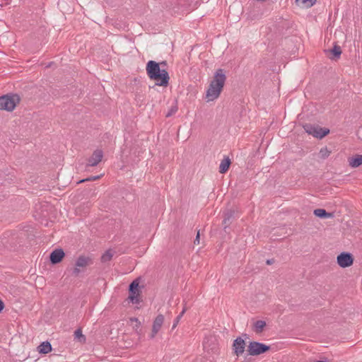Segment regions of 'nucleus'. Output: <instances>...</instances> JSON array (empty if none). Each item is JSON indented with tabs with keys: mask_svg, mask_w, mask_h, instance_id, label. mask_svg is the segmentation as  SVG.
<instances>
[{
	"mask_svg": "<svg viewBox=\"0 0 362 362\" xmlns=\"http://www.w3.org/2000/svg\"><path fill=\"white\" fill-rule=\"evenodd\" d=\"M129 300L133 303H139V283L137 282V280L133 281L129 288Z\"/></svg>",
	"mask_w": 362,
	"mask_h": 362,
	"instance_id": "8",
	"label": "nucleus"
},
{
	"mask_svg": "<svg viewBox=\"0 0 362 362\" xmlns=\"http://www.w3.org/2000/svg\"><path fill=\"white\" fill-rule=\"evenodd\" d=\"M314 214L320 218H326L332 217V214L331 213H328L326 210L323 209H317L314 210Z\"/></svg>",
	"mask_w": 362,
	"mask_h": 362,
	"instance_id": "18",
	"label": "nucleus"
},
{
	"mask_svg": "<svg viewBox=\"0 0 362 362\" xmlns=\"http://www.w3.org/2000/svg\"><path fill=\"white\" fill-rule=\"evenodd\" d=\"M199 230L197 231L196 238L194 240V244H199Z\"/></svg>",
	"mask_w": 362,
	"mask_h": 362,
	"instance_id": "28",
	"label": "nucleus"
},
{
	"mask_svg": "<svg viewBox=\"0 0 362 362\" xmlns=\"http://www.w3.org/2000/svg\"><path fill=\"white\" fill-rule=\"evenodd\" d=\"M64 255L65 254L62 249H55L50 254V262L54 264H57L62 260Z\"/></svg>",
	"mask_w": 362,
	"mask_h": 362,
	"instance_id": "12",
	"label": "nucleus"
},
{
	"mask_svg": "<svg viewBox=\"0 0 362 362\" xmlns=\"http://www.w3.org/2000/svg\"><path fill=\"white\" fill-rule=\"evenodd\" d=\"M37 350L41 354H48L52 351V346L49 341H43L38 347Z\"/></svg>",
	"mask_w": 362,
	"mask_h": 362,
	"instance_id": "16",
	"label": "nucleus"
},
{
	"mask_svg": "<svg viewBox=\"0 0 362 362\" xmlns=\"http://www.w3.org/2000/svg\"><path fill=\"white\" fill-rule=\"evenodd\" d=\"M20 102V97L16 95H5L0 97V110L12 111Z\"/></svg>",
	"mask_w": 362,
	"mask_h": 362,
	"instance_id": "3",
	"label": "nucleus"
},
{
	"mask_svg": "<svg viewBox=\"0 0 362 362\" xmlns=\"http://www.w3.org/2000/svg\"><path fill=\"white\" fill-rule=\"evenodd\" d=\"M160 64L165 65V62H163ZM146 74L151 80L156 81V84L160 86H167L169 83V74L165 69H161L160 64L150 60L147 62L146 66Z\"/></svg>",
	"mask_w": 362,
	"mask_h": 362,
	"instance_id": "1",
	"label": "nucleus"
},
{
	"mask_svg": "<svg viewBox=\"0 0 362 362\" xmlns=\"http://www.w3.org/2000/svg\"><path fill=\"white\" fill-rule=\"evenodd\" d=\"M269 349L270 346L268 345L257 341H251L248 346L247 351L251 356H258Z\"/></svg>",
	"mask_w": 362,
	"mask_h": 362,
	"instance_id": "5",
	"label": "nucleus"
},
{
	"mask_svg": "<svg viewBox=\"0 0 362 362\" xmlns=\"http://www.w3.org/2000/svg\"><path fill=\"white\" fill-rule=\"evenodd\" d=\"M92 263L93 260L90 257L80 255L76 261L75 267L73 269V274L76 276H78L83 269Z\"/></svg>",
	"mask_w": 362,
	"mask_h": 362,
	"instance_id": "6",
	"label": "nucleus"
},
{
	"mask_svg": "<svg viewBox=\"0 0 362 362\" xmlns=\"http://www.w3.org/2000/svg\"><path fill=\"white\" fill-rule=\"evenodd\" d=\"M359 133L361 134L362 133V127H361L360 130H359Z\"/></svg>",
	"mask_w": 362,
	"mask_h": 362,
	"instance_id": "31",
	"label": "nucleus"
},
{
	"mask_svg": "<svg viewBox=\"0 0 362 362\" xmlns=\"http://www.w3.org/2000/svg\"><path fill=\"white\" fill-rule=\"evenodd\" d=\"M353 262V257L349 252H341L337 256V263L342 268L350 267Z\"/></svg>",
	"mask_w": 362,
	"mask_h": 362,
	"instance_id": "7",
	"label": "nucleus"
},
{
	"mask_svg": "<svg viewBox=\"0 0 362 362\" xmlns=\"http://www.w3.org/2000/svg\"><path fill=\"white\" fill-rule=\"evenodd\" d=\"M11 2V0H0V6L1 7L6 6L8 4H10Z\"/></svg>",
	"mask_w": 362,
	"mask_h": 362,
	"instance_id": "27",
	"label": "nucleus"
},
{
	"mask_svg": "<svg viewBox=\"0 0 362 362\" xmlns=\"http://www.w3.org/2000/svg\"><path fill=\"white\" fill-rule=\"evenodd\" d=\"M267 324L266 322L264 320H257L253 324V331L259 334L262 333L264 330V328L266 327Z\"/></svg>",
	"mask_w": 362,
	"mask_h": 362,
	"instance_id": "14",
	"label": "nucleus"
},
{
	"mask_svg": "<svg viewBox=\"0 0 362 362\" xmlns=\"http://www.w3.org/2000/svg\"><path fill=\"white\" fill-rule=\"evenodd\" d=\"M332 54V57H329L331 59L337 60L340 58L341 54V49L339 45L335 44L331 49L327 51Z\"/></svg>",
	"mask_w": 362,
	"mask_h": 362,
	"instance_id": "13",
	"label": "nucleus"
},
{
	"mask_svg": "<svg viewBox=\"0 0 362 362\" xmlns=\"http://www.w3.org/2000/svg\"><path fill=\"white\" fill-rule=\"evenodd\" d=\"M274 262V260L273 259H267L266 263H267V264L269 265V264H273Z\"/></svg>",
	"mask_w": 362,
	"mask_h": 362,
	"instance_id": "29",
	"label": "nucleus"
},
{
	"mask_svg": "<svg viewBox=\"0 0 362 362\" xmlns=\"http://www.w3.org/2000/svg\"><path fill=\"white\" fill-rule=\"evenodd\" d=\"M234 353L237 356H240L243 354L245 347V342L241 337H238L233 341V344Z\"/></svg>",
	"mask_w": 362,
	"mask_h": 362,
	"instance_id": "11",
	"label": "nucleus"
},
{
	"mask_svg": "<svg viewBox=\"0 0 362 362\" xmlns=\"http://www.w3.org/2000/svg\"><path fill=\"white\" fill-rule=\"evenodd\" d=\"M100 177H101V175L91 176V177H88L86 179H83V180L79 181L78 182L81 183V182H86V181L96 180L99 179Z\"/></svg>",
	"mask_w": 362,
	"mask_h": 362,
	"instance_id": "26",
	"label": "nucleus"
},
{
	"mask_svg": "<svg viewBox=\"0 0 362 362\" xmlns=\"http://www.w3.org/2000/svg\"><path fill=\"white\" fill-rule=\"evenodd\" d=\"M103 158V152L100 149H97L93 151L92 156L88 159V162L86 164L87 167H94L99 164L101 162Z\"/></svg>",
	"mask_w": 362,
	"mask_h": 362,
	"instance_id": "9",
	"label": "nucleus"
},
{
	"mask_svg": "<svg viewBox=\"0 0 362 362\" xmlns=\"http://www.w3.org/2000/svg\"><path fill=\"white\" fill-rule=\"evenodd\" d=\"M177 111V105L172 106L169 111L166 114V117H169L174 115Z\"/></svg>",
	"mask_w": 362,
	"mask_h": 362,
	"instance_id": "24",
	"label": "nucleus"
},
{
	"mask_svg": "<svg viewBox=\"0 0 362 362\" xmlns=\"http://www.w3.org/2000/svg\"><path fill=\"white\" fill-rule=\"evenodd\" d=\"M4 303L0 300V313L4 309Z\"/></svg>",
	"mask_w": 362,
	"mask_h": 362,
	"instance_id": "30",
	"label": "nucleus"
},
{
	"mask_svg": "<svg viewBox=\"0 0 362 362\" xmlns=\"http://www.w3.org/2000/svg\"><path fill=\"white\" fill-rule=\"evenodd\" d=\"M231 217H232V212L231 211L227 212L225 214L224 219L223 221V224L226 226V225L228 224V222L229 221V220Z\"/></svg>",
	"mask_w": 362,
	"mask_h": 362,
	"instance_id": "25",
	"label": "nucleus"
},
{
	"mask_svg": "<svg viewBox=\"0 0 362 362\" xmlns=\"http://www.w3.org/2000/svg\"><path fill=\"white\" fill-rule=\"evenodd\" d=\"M330 153L331 151L327 147H325L320 149L319 156L322 159H325L330 155Z\"/></svg>",
	"mask_w": 362,
	"mask_h": 362,
	"instance_id": "21",
	"label": "nucleus"
},
{
	"mask_svg": "<svg viewBox=\"0 0 362 362\" xmlns=\"http://www.w3.org/2000/svg\"><path fill=\"white\" fill-rule=\"evenodd\" d=\"M298 5H302L306 8H310L315 4L316 0H296Z\"/></svg>",
	"mask_w": 362,
	"mask_h": 362,
	"instance_id": "19",
	"label": "nucleus"
},
{
	"mask_svg": "<svg viewBox=\"0 0 362 362\" xmlns=\"http://www.w3.org/2000/svg\"><path fill=\"white\" fill-rule=\"evenodd\" d=\"M303 129L306 133L317 139H322L329 133V129L311 124H305L303 125Z\"/></svg>",
	"mask_w": 362,
	"mask_h": 362,
	"instance_id": "4",
	"label": "nucleus"
},
{
	"mask_svg": "<svg viewBox=\"0 0 362 362\" xmlns=\"http://www.w3.org/2000/svg\"><path fill=\"white\" fill-rule=\"evenodd\" d=\"M315 362H325V361H316Z\"/></svg>",
	"mask_w": 362,
	"mask_h": 362,
	"instance_id": "32",
	"label": "nucleus"
},
{
	"mask_svg": "<svg viewBox=\"0 0 362 362\" xmlns=\"http://www.w3.org/2000/svg\"><path fill=\"white\" fill-rule=\"evenodd\" d=\"M349 164L352 168H357L362 165V155H356L349 159Z\"/></svg>",
	"mask_w": 362,
	"mask_h": 362,
	"instance_id": "15",
	"label": "nucleus"
},
{
	"mask_svg": "<svg viewBox=\"0 0 362 362\" xmlns=\"http://www.w3.org/2000/svg\"><path fill=\"white\" fill-rule=\"evenodd\" d=\"M114 255V252L112 250H107L101 257L102 262H107L111 260Z\"/></svg>",
	"mask_w": 362,
	"mask_h": 362,
	"instance_id": "20",
	"label": "nucleus"
},
{
	"mask_svg": "<svg viewBox=\"0 0 362 362\" xmlns=\"http://www.w3.org/2000/svg\"><path fill=\"white\" fill-rule=\"evenodd\" d=\"M186 310L187 309L185 308H184L183 310H182V312L176 317V318L175 319V321L173 322V327H172L173 329L176 327V326L179 323L180 319L182 318V317L183 316V315L186 312Z\"/></svg>",
	"mask_w": 362,
	"mask_h": 362,
	"instance_id": "23",
	"label": "nucleus"
},
{
	"mask_svg": "<svg viewBox=\"0 0 362 362\" xmlns=\"http://www.w3.org/2000/svg\"><path fill=\"white\" fill-rule=\"evenodd\" d=\"M226 80V76L225 71L222 69H217L206 91V97L209 101H212L218 98L223 90Z\"/></svg>",
	"mask_w": 362,
	"mask_h": 362,
	"instance_id": "2",
	"label": "nucleus"
},
{
	"mask_svg": "<svg viewBox=\"0 0 362 362\" xmlns=\"http://www.w3.org/2000/svg\"><path fill=\"white\" fill-rule=\"evenodd\" d=\"M74 337H75V339H78V341H86V337L83 334L82 331L81 330V329H76L74 332Z\"/></svg>",
	"mask_w": 362,
	"mask_h": 362,
	"instance_id": "22",
	"label": "nucleus"
},
{
	"mask_svg": "<svg viewBox=\"0 0 362 362\" xmlns=\"http://www.w3.org/2000/svg\"><path fill=\"white\" fill-rule=\"evenodd\" d=\"M164 322V316L161 314L158 315L153 321L152 327V333L151 338L153 339L157 334L160 329L161 328Z\"/></svg>",
	"mask_w": 362,
	"mask_h": 362,
	"instance_id": "10",
	"label": "nucleus"
},
{
	"mask_svg": "<svg viewBox=\"0 0 362 362\" xmlns=\"http://www.w3.org/2000/svg\"><path fill=\"white\" fill-rule=\"evenodd\" d=\"M230 165V160L229 158H225L223 159L219 165V172L221 173H225L229 168Z\"/></svg>",
	"mask_w": 362,
	"mask_h": 362,
	"instance_id": "17",
	"label": "nucleus"
}]
</instances>
